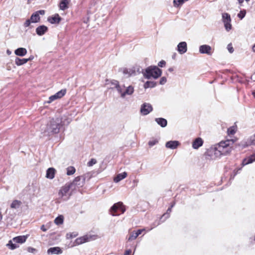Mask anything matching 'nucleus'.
I'll return each instance as SVG.
<instances>
[{
  "label": "nucleus",
  "mask_w": 255,
  "mask_h": 255,
  "mask_svg": "<svg viewBox=\"0 0 255 255\" xmlns=\"http://www.w3.org/2000/svg\"><path fill=\"white\" fill-rule=\"evenodd\" d=\"M67 175H71L75 173L76 169L73 166H69L67 168Z\"/></svg>",
  "instance_id": "32"
},
{
  "label": "nucleus",
  "mask_w": 255,
  "mask_h": 255,
  "mask_svg": "<svg viewBox=\"0 0 255 255\" xmlns=\"http://www.w3.org/2000/svg\"><path fill=\"white\" fill-rule=\"evenodd\" d=\"M137 237L138 236H137V235L135 233V231H133V232H132L130 233V235H129V237L128 238V241H132L133 240H135L137 238Z\"/></svg>",
  "instance_id": "35"
},
{
  "label": "nucleus",
  "mask_w": 255,
  "mask_h": 255,
  "mask_svg": "<svg viewBox=\"0 0 255 255\" xmlns=\"http://www.w3.org/2000/svg\"><path fill=\"white\" fill-rule=\"evenodd\" d=\"M6 53L8 55H10L11 53V51L8 49L6 50Z\"/></svg>",
  "instance_id": "54"
},
{
  "label": "nucleus",
  "mask_w": 255,
  "mask_h": 255,
  "mask_svg": "<svg viewBox=\"0 0 255 255\" xmlns=\"http://www.w3.org/2000/svg\"><path fill=\"white\" fill-rule=\"evenodd\" d=\"M225 27L227 31H229L232 28V25L231 24V22H225L224 23Z\"/></svg>",
  "instance_id": "37"
},
{
  "label": "nucleus",
  "mask_w": 255,
  "mask_h": 255,
  "mask_svg": "<svg viewBox=\"0 0 255 255\" xmlns=\"http://www.w3.org/2000/svg\"><path fill=\"white\" fill-rule=\"evenodd\" d=\"M77 236V233H68L67 234V238H75L76 237V236Z\"/></svg>",
  "instance_id": "42"
},
{
  "label": "nucleus",
  "mask_w": 255,
  "mask_h": 255,
  "mask_svg": "<svg viewBox=\"0 0 255 255\" xmlns=\"http://www.w3.org/2000/svg\"><path fill=\"white\" fill-rule=\"evenodd\" d=\"M27 239V237L25 236H20L14 237L12 240L9 241L6 244V246L10 250H13L19 247L16 244L24 243Z\"/></svg>",
  "instance_id": "5"
},
{
  "label": "nucleus",
  "mask_w": 255,
  "mask_h": 255,
  "mask_svg": "<svg viewBox=\"0 0 255 255\" xmlns=\"http://www.w3.org/2000/svg\"><path fill=\"white\" fill-rule=\"evenodd\" d=\"M61 18L58 14H55L54 16L48 19L51 23H58L60 22Z\"/></svg>",
  "instance_id": "27"
},
{
  "label": "nucleus",
  "mask_w": 255,
  "mask_h": 255,
  "mask_svg": "<svg viewBox=\"0 0 255 255\" xmlns=\"http://www.w3.org/2000/svg\"><path fill=\"white\" fill-rule=\"evenodd\" d=\"M22 203L19 200H14L10 205V207L12 209H17L18 208Z\"/></svg>",
  "instance_id": "29"
},
{
  "label": "nucleus",
  "mask_w": 255,
  "mask_h": 255,
  "mask_svg": "<svg viewBox=\"0 0 255 255\" xmlns=\"http://www.w3.org/2000/svg\"><path fill=\"white\" fill-rule=\"evenodd\" d=\"M237 130V127L236 126H232L228 129V134L229 135H233L235 133Z\"/></svg>",
  "instance_id": "33"
},
{
  "label": "nucleus",
  "mask_w": 255,
  "mask_h": 255,
  "mask_svg": "<svg viewBox=\"0 0 255 255\" xmlns=\"http://www.w3.org/2000/svg\"><path fill=\"white\" fill-rule=\"evenodd\" d=\"M203 143L202 139L200 137H198L195 139L192 143V147L194 149H198L199 147L201 146Z\"/></svg>",
  "instance_id": "18"
},
{
  "label": "nucleus",
  "mask_w": 255,
  "mask_h": 255,
  "mask_svg": "<svg viewBox=\"0 0 255 255\" xmlns=\"http://www.w3.org/2000/svg\"><path fill=\"white\" fill-rule=\"evenodd\" d=\"M238 1L240 4H242L244 0H238Z\"/></svg>",
  "instance_id": "55"
},
{
  "label": "nucleus",
  "mask_w": 255,
  "mask_h": 255,
  "mask_svg": "<svg viewBox=\"0 0 255 255\" xmlns=\"http://www.w3.org/2000/svg\"><path fill=\"white\" fill-rule=\"evenodd\" d=\"M171 209L172 208H169L167 210V211H166V213L164 214L163 215V217H165L166 218H169V214L170 213V212H171Z\"/></svg>",
  "instance_id": "41"
},
{
  "label": "nucleus",
  "mask_w": 255,
  "mask_h": 255,
  "mask_svg": "<svg viewBox=\"0 0 255 255\" xmlns=\"http://www.w3.org/2000/svg\"><path fill=\"white\" fill-rule=\"evenodd\" d=\"M133 92L134 88L132 86H129L127 87L123 86L121 88H119L118 93L120 94L121 97L124 98L126 96L131 95Z\"/></svg>",
  "instance_id": "9"
},
{
  "label": "nucleus",
  "mask_w": 255,
  "mask_h": 255,
  "mask_svg": "<svg viewBox=\"0 0 255 255\" xmlns=\"http://www.w3.org/2000/svg\"><path fill=\"white\" fill-rule=\"evenodd\" d=\"M141 230H142V232H144L145 230V229H142Z\"/></svg>",
  "instance_id": "61"
},
{
  "label": "nucleus",
  "mask_w": 255,
  "mask_h": 255,
  "mask_svg": "<svg viewBox=\"0 0 255 255\" xmlns=\"http://www.w3.org/2000/svg\"><path fill=\"white\" fill-rule=\"evenodd\" d=\"M97 163V160L95 159H91L87 163L88 166H92Z\"/></svg>",
  "instance_id": "40"
},
{
  "label": "nucleus",
  "mask_w": 255,
  "mask_h": 255,
  "mask_svg": "<svg viewBox=\"0 0 255 255\" xmlns=\"http://www.w3.org/2000/svg\"><path fill=\"white\" fill-rule=\"evenodd\" d=\"M246 10H241L240 13H238V16L241 19H243L246 15Z\"/></svg>",
  "instance_id": "39"
},
{
  "label": "nucleus",
  "mask_w": 255,
  "mask_h": 255,
  "mask_svg": "<svg viewBox=\"0 0 255 255\" xmlns=\"http://www.w3.org/2000/svg\"><path fill=\"white\" fill-rule=\"evenodd\" d=\"M253 95L255 97V91L253 93Z\"/></svg>",
  "instance_id": "60"
},
{
  "label": "nucleus",
  "mask_w": 255,
  "mask_h": 255,
  "mask_svg": "<svg viewBox=\"0 0 255 255\" xmlns=\"http://www.w3.org/2000/svg\"><path fill=\"white\" fill-rule=\"evenodd\" d=\"M45 11L44 10H40L34 12L31 16L30 19H27L24 23L25 27L29 26L31 23L38 22L40 20V15H44Z\"/></svg>",
  "instance_id": "6"
},
{
  "label": "nucleus",
  "mask_w": 255,
  "mask_h": 255,
  "mask_svg": "<svg viewBox=\"0 0 255 255\" xmlns=\"http://www.w3.org/2000/svg\"><path fill=\"white\" fill-rule=\"evenodd\" d=\"M179 145V142L178 141H169L166 143L165 146L167 148L175 149Z\"/></svg>",
  "instance_id": "16"
},
{
  "label": "nucleus",
  "mask_w": 255,
  "mask_h": 255,
  "mask_svg": "<svg viewBox=\"0 0 255 255\" xmlns=\"http://www.w3.org/2000/svg\"><path fill=\"white\" fill-rule=\"evenodd\" d=\"M55 174V169L54 168H49L46 171V177L47 178L52 179L54 178Z\"/></svg>",
  "instance_id": "19"
},
{
  "label": "nucleus",
  "mask_w": 255,
  "mask_h": 255,
  "mask_svg": "<svg viewBox=\"0 0 255 255\" xmlns=\"http://www.w3.org/2000/svg\"><path fill=\"white\" fill-rule=\"evenodd\" d=\"M135 233L137 235V236H138L139 235H140L142 233V230L139 229L137 230L136 231H135Z\"/></svg>",
  "instance_id": "49"
},
{
  "label": "nucleus",
  "mask_w": 255,
  "mask_h": 255,
  "mask_svg": "<svg viewBox=\"0 0 255 255\" xmlns=\"http://www.w3.org/2000/svg\"><path fill=\"white\" fill-rule=\"evenodd\" d=\"M199 50L200 53L206 54L208 55H211L213 52L211 47L206 44L201 45Z\"/></svg>",
  "instance_id": "13"
},
{
  "label": "nucleus",
  "mask_w": 255,
  "mask_h": 255,
  "mask_svg": "<svg viewBox=\"0 0 255 255\" xmlns=\"http://www.w3.org/2000/svg\"><path fill=\"white\" fill-rule=\"evenodd\" d=\"M130 253H131V250H128L125 252L124 255H129Z\"/></svg>",
  "instance_id": "50"
},
{
  "label": "nucleus",
  "mask_w": 255,
  "mask_h": 255,
  "mask_svg": "<svg viewBox=\"0 0 255 255\" xmlns=\"http://www.w3.org/2000/svg\"><path fill=\"white\" fill-rule=\"evenodd\" d=\"M165 64H166V62H165V61L161 60L158 63V66L160 67H163L165 65Z\"/></svg>",
  "instance_id": "46"
},
{
  "label": "nucleus",
  "mask_w": 255,
  "mask_h": 255,
  "mask_svg": "<svg viewBox=\"0 0 255 255\" xmlns=\"http://www.w3.org/2000/svg\"><path fill=\"white\" fill-rule=\"evenodd\" d=\"M156 85V83L153 81H147L144 85V88L147 89L148 88H153Z\"/></svg>",
  "instance_id": "31"
},
{
  "label": "nucleus",
  "mask_w": 255,
  "mask_h": 255,
  "mask_svg": "<svg viewBox=\"0 0 255 255\" xmlns=\"http://www.w3.org/2000/svg\"><path fill=\"white\" fill-rule=\"evenodd\" d=\"M158 142L157 139H152L149 141L148 145L151 147L156 144Z\"/></svg>",
  "instance_id": "38"
},
{
  "label": "nucleus",
  "mask_w": 255,
  "mask_h": 255,
  "mask_svg": "<svg viewBox=\"0 0 255 255\" xmlns=\"http://www.w3.org/2000/svg\"><path fill=\"white\" fill-rule=\"evenodd\" d=\"M27 251L29 253H33L36 251V249H35L33 248H31V247H29L27 249Z\"/></svg>",
  "instance_id": "48"
},
{
  "label": "nucleus",
  "mask_w": 255,
  "mask_h": 255,
  "mask_svg": "<svg viewBox=\"0 0 255 255\" xmlns=\"http://www.w3.org/2000/svg\"><path fill=\"white\" fill-rule=\"evenodd\" d=\"M41 230H42L43 232H46L47 231V229L45 228L44 225L41 226Z\"/></svg>",
  "instance_id": "51"
},
{
  "label": "nucleus",
  "mask_w": 255,
  "mask_h": 255,
  "mask_svg": "<svg viewBox=\"0 0 255 255\" xmlns=\"http://www.w3.org/2000/svg\"><path fill=\"white\" fill-rule=\"evenodd\" d=\"M187 50V43L185 42H181L178 44L177 51L180 54H183L186 53Z\"/></svg>",
  "instance_id": "14"
},
{
  "label": "nucleus",
  "mask_w": 255,
  "mask_h": 255,
  "mask_svg": "<svg viewBox=\"0 0 255 255\" xmlns=\"http://www.w3.org/2000/svg\"><path fill=\"white\" fill-rule=\"evenodd\" d=\"M27 53V50L24 48H18L14 51V54L19 56H24Z\"/></svg>",
  "instance_id": "22"
},
{
  "label": "nucleus",
  "mask_w": 255,
  "mask_h": 255,
  "mask_svg": "<svg viewBox=\"0 0 255 255\" xmlns=\"http://www.w3.org/2000/svg\"><path fill=\"white\" fill-rule=\"evenodd\" d=\"M251 144L255 145V134L253 135H252L250 138L248 139V141L246 142V144L242 143V145L244 147L247 146Z\"/></svg>",
  "instance_id": "26"
},
{
  "label": "nucleus",
  "mask_w": 255,
  "mask_h": 255,
  "mask_svg": "<svg viewBox=\"0 0 255 255\" xmlns=\"http://www.w3.org/2000/svg\"><path fill=\"white\" fill-rule=\"evenodd\" d=\"M174 205H175V203H174V202H173V203H172V204L171 205L170 208H172L174 206Z\"/></svg>",
  "instance_id": "57"
},
{
  "label": "nucleus",
  "mask_w": 255,
  "mask_h": 255,
  "mask_svg": "<svg viewBox=\"0 0 255 255\" xmlns=\"http://www.w3.org/2000/svg\"><path fill=\"white\" fill-rule=\"evenodd\" d=\"M247 2H248L249 1H250V0H245Z\"/></svg>",
  "instance_id": "62"
},
{
  "label": "nucleus",
  "mask_w": 255,
  "mask_h": 255,
  "mask_svg": "<svg viewBox=\"0 0 255 255\" xmlns=\"http://www.w3.org/2000/svg\"><path fill=\"white\" fill-rule=\"evenodd\" d=\"M119 210L121 211L122 213H124L125 211V209L123 208V204L121 206V208H120Z\"/></svg>",
  "instance_id": "52"
},
{
  "label": "nucleus",
  "mask_w": 255,
  "mask_h": 255,
  "mask_svg": "<svg viewBox=\"0 0 255 255\" xmlns=\"http://www.w3.org/2000/svg\"><path fill=\"white\" fill-rule=\"evenodd\" d=\"M69 2L70 0H61L59 5L60 9L62 10L67 9Z\"/></svg>",
  "instance_id": "23"
},
{
  "label": "nucleus",
  "mask_w": 255,
  "mask_h": 255,
  "mask_svg": "<svg viewBox=\"0 0 255 255\" xmlns=\"http://www.w3.org/2000/svg\"><path fill=\"white\" fill-rule=\"evenodd\" d=\"M207 155L211 157L212 159H215L220 157L222 155L221 152V147L219 144L211 147L207 151Z\"/></svg>",
  "instance_id": "7"
},
{
  "label": "nucleus",
  "mask_w": 255,
  "mask_h": 255,
  "mask_svg": "<svg viewBox=\"0 0 255 255\" xmlns=\"http://www.w3.org/2000/svg\"><path fill=\"white\" fill-rule=\"evenodd\" d=\"M222 20L224 23L225 22H231L230 15L227 13H222Z\"/></svg>",
  "instance_id": "30"
},
{
  "label": "nucleus",
  "mask_w": 255,
  "mask_h": 255,
  "mask_svg": "<svg viewBox=\"0 0 255 255\" xmlns=\"http://www.w3.org/2000/svg\"><path fill=\"white\" fill-rule=\"evenodd\" d=\"M86 177L85 176H77L73 181V182L69 183L71 186L73 187V190H76L77 188L83 187L85 183Z\"/></svg>",
  "instance_id": "8"
},
{
  "label": "nucleus",
  "mask_w": 255,
  "mask_h": 255,
  "mask_svg": "<svg viewBox=\"0 0 255 255\" xmlns=\"http://www.w3.org/2000/svg\"><path fill=\"white\" fill-rule=\"evenodd\" d=\"M66 93V89H62L55 94L51 96L49 98V100L47 102V103H51L55 100L60 99L63 97Z\"/></svg>",
  "instance_id": "11"
},
{
  "label": "nucleus",
  "mask_w": 255,
  "mask_h": 255,
  "mask_svg": "<svg viewBox=\"0 0 255 255\" xmlns=\"http://www.w3.org/2000/svg\"><path fill=\"white\" fill-rule=\"evenodd\" d=\"M73 188L69 183H66L64 186H62L58 192V196L59 198L64 201L67 200L72 194V191Z\"/></svg>",
  "instance_id": "3"
},
{
  "label": "nucleus",
  "mask_w": 255,
  "mask_h": 255,
  "mask_svg": "<svg viewBox=\"0 0 255 255\" xmlns=\"http://www.w3.org/2000/svg\"><path fill=\"white\" fill-rule=\"evenodd\" d=\"M155 122L158 125L160 126L162 128H164L167 126V120L164 118H159L155 119Z\"/></svg>",
  "instance_id": "24"
},
{
  "label": "nucleus",
  "mask_w": 255,
  "mask_h": 255,
  "mask_svg": "<svg viewBox=\"0 0 255 255\" xmlns=\"http://www.w3.org/2000/svg\"><path fill=\"white\" fill-rule=\"evenodd\" d=\"M48 28L45 25H40L38 26L36 29V33L40 36L45 34L47 32Z\"/></svg>",
  "instance_id": "17"
},
{
  "label": "nucleus",
  "mask_w": 255,
  "mask_h": 255,
  "mask_svg": "<svg viewBox=\"0 0 255 255\" xmlns=\"http://www.w3.org/2000/svg\"><path fill=\"white\" fill-rule=\"evenodd\" d=\"M167 81V80H166V77H162L160 80V82H159V83L161 85H164Z\"/></svg>",
  "instance_id": "45"
},
{
  "label": "nucleus",
  "mask_w": 255,
  "mask_h": 255,
  "mask_svg": "<svg viewBox=\"0 0 255 255\" xmlns=\"http://www.w3.org/2000/svg\"><path fill=\"white\" fill-rule=\"evenodd\" d=\"M122 203L118 202L115 204L111 208L110 212L112 216H118L119 214H116L118 210H119L120 208H121Z\"/></svg>",
  "instance_id": "15"
},
{
  "label": "nucleus",
  "mask_w": 255,
  "mask_h": 255,
  "mask_svg": "<svg viewBox=\"0 0 255 255\" xmlns=\"http://www.w3.org/2000/svg\"><path fill=\"white\" fill-rule=\"evenodd\" d=\"M95 239V236L86 235L76 239L75 241V245H79L86 242H90Z\"/></svg>",
  "instance_id": "10"
},
{
  "label": "nucleus",
  "mask_w": 255,
  "mask_h": 255,
  "mask_svg": "<svg viewBox=\"0 0 255 255\" xmlns=\"http://www.w3.org/2000/svg\"><path fill=\"white\" fill-rule=\"evenodd\" d=\"M62 253L59 247H53L49 248L47 251L48 254H60Z\"/></svg>",
  "instance_id": "20"
},
{
  "label": "nucleus",
  "mask_w": 255,
  "mask_h": 255,
  "mask_svg": "<svg viewBox=\"0 0 255 255\" xmlns=\"http://www.w3.org/2000/svg\"><path fill=\"white\" fill-rule=\"evenodd\" d=\"M111 84L114 86V88H116L118 92L119 91V88H121L122 87L119 85V82L116 80L112 81Z\"/></svg>",
  "instance_id": "36"
},
{
  "label": "nucleus",
  "mask_w": 255,
  "mask_h": 255,
  "mask_svg": "<svg viewBox=\"0 0 255 255\" xmlns=\"http://www.w3.org/2000/svg\"><path fill=\"white\" fill-rule=\"evenodd\" d=\"M28 62V60L26 58L20 59L16 57L15 59V63L17 66L23 65Z\"/></svg>",
  "instance_id": "28"
},
{
  "label": "nucleus",
  "mask_w": 255,
  "mask_h": 255,
  "mask_svg": "<svg viewBox=\"0 0 255 255\" xmlns=\"http://www.w3.org/2000/svg\"><path fill=\"white\" fill-rule=\"evenodd\" d=\"M131 71H128V70L127 68H124L123 69V73L125 75H127L128 74V75H131V73H130Z\"/></svg>",
  "instance_id": "43"
},
{
  "label": "nucleus",
  "mask_w": 255,
  "mask_h": 255,
  "mask_svg": "<svg viewBox=\"0 0 255 255\" xmlns=\"http://www.w3.org/2000/svg\"><path fill=\"white\" fill-rule=\"evenodd\" d=\"M252 49L253 50L254 52H255V45H254L253 47H252Z\"/></svg>",
  "instance_id": "56"
},
{
  "label": "nucleus",
  "mask_w": 255,
  "mask_h": 255,
  "mask_svg": "<svg viewBox=\"0 0 255 255\" xmlns=\"http://www.w3.org/2000/svg\"><path fill=\"white\" fill-rule=\"evenodd\" d=\"M127 176V173L126 172L118 174L114 179L115 182H119L121 180L125 178Z\"/></svg>",
  "instance_id": "25"
},
{
  "label": "nucleus",
  "mask_w": 255,
  "mask_h": 255,
  "mask_svg": "<svg viewBox=\"0 0 255 255\" xmlns=\"http://www.w3.org/2000/svg\"><path fill=\"white\" fill-rule=\"evenodd\" d=\"M227 48L230 53H232L234 52V48L232 45V44H229L228 45Z\"/></svg>",
  "instance_id": "44"
},
{
  "label": "nucleus",
  "mask_w": 255,
  "mask_h": 255,
  "mask_svg": "<svg viewBox=\"0 0 255 255\" xmlns=\"http://www.w3.org/2000/svg\"><path fill=\"white\" fill-rule=\"evenodd\" d=\"M254 161H255V154L252 155L248 158H245L242 162V165L245 166L246 165L252 163Z\"/></svg>",
  "instance_id": "21"
},
{
  "label": "nucleus",
  "mask_w": 255,
  "mask_h": 255,
  "mask_svg": "<svg viewBox=\"0 0 255 255\" xmlns=\"http://www.w3.org/2000/svg\"><path fill=\"white\" fill-rule=\"evenodd\" d=\"M27 60H28V61H30V60H31L33 59V56H30L29 58H26Z\"/></svg>",
  "instance_id": "53"
},
{
  "label": "nucleus",
  "mask_w": 255,
  "mask_h": 255,
  "mask_svg": "<svg viewBox=\"0 0 255 255\" xmlns=\"http://www.w3.org/2000/svg\"><path fill=\"white\" fill-rule=\"evenodd\" d=\"M63 222V217L62 216H59L56 218L54 220V223L56 225H60L62 224Z\"/></svg>",
  "instance_id": "34"
},
{
  "label": "nucleus",
  "mask_w": 255,
  "mask_h": 255,
  "mask_svg": "<svg viewBox=\"0 0 255 255\" xmlns=\"http://www.w3.org/2000/svg\"><path fill=\"white\" fill-rule=\"evenodd\" d=\"M172 70H173L172 68L169 69V71H172Z\"/></svg>",
  "instance_id": "59"
},
{
  "label": "nucleus",
  "mask_w": 255,
  "mask_h": 255,
  "mask_svg": "<svg viewBox=\"0 0 255 255\" xmlns=\"http://www.w3.org/2000/svg\"><path fill=\"white\" fill-rule=\"evenodd\" d=\"M142 73L146 79H157L161 76L162 71L157 66H150L146 68Z\"/></svg>",
  "instance_id": "2"
},
{
  "label": "nucleus",
  "mask_w": 255,
  "mask_h": 255,
  "mask_svg": "<svg viewBox=\"0 0 255 255\" xmlns=\"http://www.w3.org/2000/svg\"><path fill=\"white\" fill-rule=\"evenodd\" d=\"M2 216L1 214V213H0V221L2 220Z\"/></svg>",
  "instance_id": "58"
},
{
  "label": "nucleus",
  "mask_w": 255,
  "mask_h": 255,
  "mask_svg": "<svg viewBox=\"0 0 255 255\" xmlns=\"http://www.w3.org/2000/svg\"><path fill=\"white\" fill-rule=\"evenodd\" d=\"M66 121H67V125L69 124L70 122L66 119L63 120L62 118H57L55 119H52L47 124L44 132L47 133L48 134L58 133L61 128L65 125Z\"/></svg>",
  "instance_id": "1"
},
{
  "label": "nucleus",
  "mask_w": 255,
  "mask_h": 255,
  "mask_svg": "<svg viewBox=\"0 0 255 255\" xmlns=\"http://www.w3.org/2000/svg\"><path fill=\"white\" fill-rule=\"evenodd\" d=\"M152 111V106L149 103H144L141 106L140 113L143 115H147Z\"/></svg>",
  "instance_id": "12"
},
{
  "label": "nucleus",
  "mask_w": 255,
  "mask_h": 255,
  "mask_svg": "<svg viewBox=\"0 0 255 255\" xmlns=\"http://www.w3.org/2000/svg\"><path fill=\"white\" fill-rule=\"evenodd\" d=\"M234 142V141L232 139L222 141L219 143V147H221L222 155H226L231 152Z\"/></svg>",
  "instance_id": "4"
},
{
  "label": "nucleus",
  "mask_w": 255,
  "mask_h": 255,
  "mask_svg": "<svg viewBox=\"0 0 255 255\" xmlns=\"http://www.w3.org/2000/svg\"><path fill=\"white\" fill-rule=\"evenodd\" d=\"M82 176H85L86 177V179H87L89 180V179H90L91 178L92 175H91V174L90 172H88V173H87L84 174Z\"/></svg>",
  "instance_id": "47"
}]
</instances>
